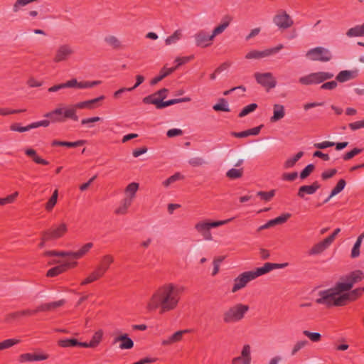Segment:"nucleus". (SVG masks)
<instances>
[{
	"mask_svg": "<svg viewBox=\"0 0 364 364\" xmlns=\"http://www.w3.org/2000/svg\"><path fill=\"white\" fill-rule=\"evenodd\" d=\"M257 104L256 103H252L248 105L241 110V112L238 114V117L241 118L249 114L250 113L254 112L257 108Z\"/></svg>",
	"mask_w": 364,
	"mask_h": 364,
	"instance_id": "obj_54",
	"label": "nucleus"
},
{
	"mask_svg": "<svg viewBox=\"0 0 364 364\" xmlns=\"http://www.w3.org/2000/svg\"><path fill=\"white\" fill-rule=\"evenodd\" d=\"M303 333L307 336L312 342H318L321 339V335L317 332H310L307 330L303 331Z\"/></svg>",
	"mask_w": 364,
	"mask_h": 364,
	"instance_id": "obj_59",
	"label": "nucleus"
},
{
	"mask_svg": "<svg viewBox=\"0 0 364 364\" xmlns=\"http://www.w3.org/2000/svg\"><path fill=\"white\" fill-rule=\"evenodd\" d=\"M363 292H364V290L362 289V287H360L351 290L350 292L342 294V296L345 297L343 299L344 306L346 304L347 301H353L357 300L361 296Z\"/></svg>",
	"mask_w": 364,
	"mask_h": 364,
	"instance_id": "obj_28",
	"label": "nucleus"
},
{
	"mask_svg": "<svg viewBox=\"0 0 364 364\" xmlns=\"http://www.w3.org/2000/svg\"><path fill=\"white\" fill-rule=\"evenodd\" d=\"M364 278L363 271L358 269L350 272L346 275L340 277V281L336 282L338 288L343 292L349 291L356 283L361 282Z\"/></svg>",
	"mask_w": 364,
	"mask_h": 364,
	"instance_id": "obj_6",
	"label": "nucleus"
},
{
	"mask_svg": "<svg viewBox=\"0 0 364 364\" xmlns=\"http://www.w3.org/2000/svg\"><path fill=\"white\" fill-rule=\"evenodd\" d=\"M105 41L113 49L117 50L123 48L121 41L114 36H109L105 37Z\"/></svg>",
	"mask_w": 364,
	"mask_h": 364,
	"instance_id": "obj_39",
	"label": "nucleus"
},
{
	"mask_svg": "<svg viewBox=\"0 0 364 364\" xmlns=\"http://www.w3.org/2000/svg\"><path fill=\"white\" fill-rule=\"evenodd\" d=\"M346 185V181L344 179H340L336 183V186L331 190V192L328 198L323 200V203L324 204L328 203L331 198L341 193L344 189Z\"/></svg>",
	"mask_w": 364,
	"mask_h": 364,
	"instance_id": "obj_32",
	"label": "nucleus"
},
{
	"mask_svg": "<svg viewBox=\"0 0 364 364\" xmlns=\"http://www.w3.org/2000/svg\"><path fill=\"white\" fill-rule=\"evenodd\" d=\"M307 58L312 61L328 62L333 58L332 53L324 47L318 46L310 49L306 53Z\"/></svg>",
	"mask_w": 364,
	"mask_h": 364,
	"instance_id": "obj_8",
	"label": "nucleus"
},
{
	"mask_svg": "<svg viewBox=\"0 0 364 364\" xmlns=\"http://www.w3.org/2000/svg\"><path fill=\"white\" fill-rule=\"evenodd\" d=\"M66 303L65 299H60L56 301L41 304L33 310L25 309L9 313L6 315L4 321L6 323H11L14 321L19 320L23 316H31L38 312L53 311L56 309L63 306Z\"/></svg>",
	"mask_w": 364,
	"mask_h": 364,
	"instance_id": "obj_2",
	"label": "nucleus"
},
{
	"mask_svg": "<svg viewBox=\"0 0 364 364\" xmlns=\"http://www.w3.org/2000/svg\"><path fill=\"white\" fill-rule=\"evenodd\" d=\"M213 109L216 112H226L230 111L228 107V101L225 98H220L218 102L213 105Z\"/></svg>",
	"mask_w": 364,
	"mask_h": 364,
	"instance_id": "obj_40",
	"label": "nucleus"
},
{
	"mask_svg": "<svg viewBox=\"0 0 364 364\" xmlns=\"http://www.w3.org/2000/svg\"><path fill=\"white\" fill-rule=\"evenodd\" d=\"M307 343H308V341L306 340L299 341L296 342L292 348L291 355H294L298 351H299L301 348H303Z\"/></svg>",
	"mask_w": 364,
	"mask_h": 364,
	"instance_id": "obj_62",
	"label": "nucleus"
},
{
	"mask_svg": "<svg viewBox=\"0 0 364 364\" xmlns=\"http://www.w3.org/2000/svg\"><path fill=\"white\" fill-rule=\"evenodd\" d=\"M132 199L128 197L124 198L121 203V205L115 210L116 214H125L128 208L132 205Z\"/></svg>",
	"mask_w": 364,
	"mask_h": 364,
	"instance_id": "obj_37",
	"label": "nucleus"
},
{
	"mask_svg": "<svg viewBox=\"0 0 364 364\" xmlns=\"http://www.w3.org/2000/svg\"><path fill=\"white\" fill-rule=\"evenodd\" d=\"M251 360V348L246 344L242 348L241 355L234 358L231 364H250Z\"/></svg>",
	"mask_w": 364,
	"mask_h": 364,
	"instance_id": "obj_17",
	"label": "nucleus"
},
{
	"mask_svg": "<svg viewBox=\"0 0 364 364\" xmlns=\"http://www.w3.org/2000/svg\"><path fill=\"white\" fill-rule=\"evenodd\" d=\"M346 35L348 37L364 36V23L350 28L347 31Z\"/></svg>",
	"mask_w": 364,
	"mask_h": 364,
	"instance_id": "obj_41",
	"label": "nucleus"
},
{
	"mask_svg": "<svg viewBox=\"0 0 364 364\" xmlns=\"http://www.w3.org/2000/svg\"><path fill=\"white\" fill-rule=\"evenodd\" d=\"M48 358L49 355L43 353H26L19 355L18 361L20 363L42 361L47 360Z\"/></svg>",
	"mask_w": 364,
	"mask_h": 364,
	"instance_id": "obj_15",
	"label": "nucleus"
},
{
	"mask_svg": "<svg viewBox=\"0 0 364 364\" xmlns=\"http://www.w3.org/2000/svg\"><path fill=\"white\" fill-rule=\"evenodd\" d=\"M254 76L257 82L267 90L274 88L277 85V81L271 73H255Z\"/></svg>",
	"mask_w": 364,
	"mask_h": 364,
	"instance_id": "obj_12",
	"label": "nucleus"
},
{
	"mask_svg": "<svg viewBox=\"0 0 364 364\" xmlns=\"http://www.w3.org/2000/svg\"><path fill=\"white\" fill-rule=\"evenodd\" d=\"M269 144V143L267 141H262V142H259V143L252 145L250 147V149H251L250 154L255 155V154H257L260 152H262L263 151H264L267 149V147L268 146Z\"/></svg>",
	"mask_w": 364,
	"mask_h": 364,
	"instance_id": "obj_42",
	"label": "nucleus"
},
{
	"mask_svg": "<svg viewBox=\"0 0 364 364\" xmlns=\"http://www.w3.org/2000/svg\"><path fill=\"white\" fill-rule=\"evenodd\" d=\"M77 339L75 338L61 339L58 341V345L62 348L77 347Z\"/></svg>",
	"mask_w": 364,
	"mask_h": 364,
	"instance_id": "obj_46",
	"label": "nucleus"
},
{
	"mask_svg": "<svg viewBox=\"0 0 364 364\" xmlns=\"http://www.w3.org/2000/svg\"><path fill=\"white\" fill-rule=\"evenodd\" d=\"M232 21V17L230 15H225L222 19L220 24L217 26L213 31V36L215 38L216 36L222 33L230 25Z\"/></svg>",
	"mask_w": 364,
	"mask_h": 364,
	"instance_id": "obj_23",
	"label": "nucleus"
},
{
	"mask_svg": "<svg viewBox=\"0 0 364 364\" xmlns=\"http://www.w3.org/2000/svg\"><path fill=\"white\" fill-rule=\"evenodd\" d=\"M175 70H176V68L172 67L170 68H167L166 66H164L161 69V70L159 72V75L156 76L151 80L150 85H156L158 82L161 81L164 78H165L166 77H167L169 75H171V73H173Z\"/></svg>",
	"mask_w": 364,
	"mask_h": 364,
	"instance_id": "obj_24",
	"label": "nucleus"
},
{
	"mask_svg": "<svg viewBox=\"0 0 364 364\" xmlns=\"http://www.w3.org/2000/svg\"><path fill=\"white\" fill-rule=\"evenodd\" d=\"M74 53L70 46L68 44L62 45L57 49L53 61L60 63L65 61Z\"/></svg>",
	"mask_w": 364,
	"mask_h": 364,
	"instance_id": "obj_14",
	"label": "nucleus"
},
{
	"mask_svg": "<svg viewBox=\"0 0 364 364\" xmlns=\"http://www.w3.org/2000/svg\"><path fill=\"white\" fill-rule=\"evenodd\" d=\"M330 245L325 239L315 244L309 251V255H315L322 253Z\"/></svg>",
	"mask_w": 364,
	"mask_h": 364,
	"instance_id": "obj_27",
	"label": "nucleus"
},
{
	"mask_svg": "<svg viewBox=\"0 0 364 364\" xmlns=\"http://www.w3.org/2000/svg\"><path fill=\"white\" fill-rule=\"evenodd\" d=\"M10 130L13 132H24L29 131L33 129L32 123L26 126L22 127L19 123H14L10 126Z\"/></svg>",
	"mask_w": 364,
	"mask_h": 364,
	"instance_id": "obj_50",
	"label": "nucleus"
},
{
	"mask_svg": "<svg viewBox=\"0 0 364 364\" xmlns=\"http://www.w3.org/2000/svg\"><path fill=\"white\" fill-rule=\"evenodd\" d=\"M183 178V176L180 173H176L173 176L168 178L163 182V185L166 187L168 186L170 184L174 183L176 181L181 180Z\"/></svg>",
	"mask_w": 364,
	"mask_h": 364,
	"instance_id": "obj_58",
	"label": "nucleus"
},
{
	"mask_svg": "<svg viewBox=\"0 0 364 364\" xmlns=\"http://www.w3.org/2000/svg\"><path fill=\"white\" fill-rule=\"evenodd\" d=\"M188 164L193 167L203 166L205 164V160L200 157L192 158L188 161Z\"/></svg>",
	"mask_w": 364,
	"mask_h": 364,
	"instance_id": "obj_61",
	"label": "nucleus"
},
{
	"mask_svg": "<svg viewBox=\"0 0 364 364\" xmlns=\"http://www.w3.org/2000/svg\"><path fill=\"white\" fill-rule=\"evenodd\" d=\"M86 143L85 140H78L76 141H65L53 140L51 143L52 146H66L68 148H75L84 145Z\"/></svg>",
	"mask_w": 364,
	"mask_h": 364,
	"instance_id": "obj_26",
	"label": "nucleus"
},
{
	"mask_svg": "<svg viewBox=\"0 0 364 364\" xmlns=\"http://www.w3.org/2000/svg\"><path fill=\"white\" fill-rule=\"evenodd\" d=\"M250 307L241 303L236 304L229 307L223 314V321L225 323H233L244 318L245 314L249 311Z\"/></svg>",
	"mask_w": 364,
	"mask_h": 364,
	"instance_id": "obj_4",
	"label": "nucleus"
},
{
	"mask_svg": "<svg viewBox=\"0 0 364 364\" xmlns=\"http://www.w3.org/2000/svg\"><path fill=\"white\" fill-rule=\"evenodd\" d=\"M214 37L213 35H208L204 31H200L195 35L196 44L198 47L205 48L211 45L208 43V41H213Z\"/></svg>",
	"mask_w": 364,
	"mask_h": 364,
	"instance_id": "obj_20",
	"label": "nucleus"
},
{
	"mask_svg": "<svg viewBox=\"0 0 364 364\" xmlns=\"http://www.w3.org/2000/svg\"><path fill=\"white\" fill-rule=\"evenodd\" d=\"M25 154L29 157H31L32 160L36 164H41V165H44V166L49 164V162L47 160L43 159L41 157H40L37 154L36 151L33 149H31V148L26 149L25 150Z\"/></svg>",
	"mask_w": 364,
	"mask_h": 364,
	"instance_id": "obj_30",
	"label": "nucleus"
},
{
	"mask_svg": "<svg viewBox=\"0 0 364 364\" xmlns=\"http://www.w3.org/2000/svg\"><path fill=\"white\" fill-rule=\"evenodd\" d=\"M348 127L351 130L353 131L361 128H364V119L350 123L348 124Z\"/></svg>",
	"mask_w": 364,
	"mask_h": 364,
	"instance_id": "obj_64",
	"label": "nucleus"
},
{
	"mask_svg": "<svg viewBox=\"0 0 364 364\" xmlns=\"http://www.w3.org/2000/svg\"><path fill=\"white\" fill-rule=\"evenodd\" d=\"M104 274L97 267L92 272H91L87 277H86L81 283V285H87L90 283L94 282L101 277H102Z\"/></svg>",
	"mask_w": 364,
	"mask_h": 364,
	"instance_id": "obj_34",
	"label": "nucleus"
},
{
	"mask_svg": "<svg viewBox=\"0 0 364 364\" xmlns=\"http://www.w3.org/2000/svg\"><path fill=\"white\" fill-rule=\"evenodd\" d=\"M58 197V191L56 189L53 191L51 197L49 198L48 201L46 203V210L47 211H51L55 204L57 203Z\"/></svg>",
	"mask_w": 364,
	"mask_h": 364,
	"instance_id": "obj_48",
	"label": "nucleus"
},
{
	"mask_svg": "<svg viewBox=\"0 0 364 364\" xmlns=\"http://www.w3.org/2000/svg\"><path fill=\"white\" fill-rule=\"evenodd\" d=\"M343 291L338 288L336 284L332 288L320 291L318 292L319 298L316 299V303L318 304H323L327 307L332 306H344L343 299L342 296Z\"/></svg>",
	"mask_w": 364,
	"mask_h": 364,
	"instance_id": "obj_3",
	"label": "nucleus"
},
{
	"mask_svg": "<svg viewBox=\"0 0 364 364\" xmlns=\"http://www.w3.org/2000/svg\"><path fill=\"white\" fill-rule=\"evenodd\" d=\"M183 290V287H178L172 283L161 286L150 298L146 306L147 310L154 311L159 309L160 314L174 310L178 304Z\"/></svg>",
	"mask_w": 364,
	"mask_h": 364,
	"instance_id": "obj_1",
	"label": "nucleus"
},
{
	"mask_svg": "<svg viewBox=\"0 0 364 364\" xmlns=\"http://www.w3.org/2000/svg\"><path fill=\"white\" fill-rule=\"evenodd\" d=\"M259 276L260 274L257 268L255 271L242 272L234 279V285L232 289V292L235 293L238 290L244 288L250 281H252Z\"/></svg>",
	"mask_w": 364,
	"mask_h": 364,
	"instance_id": "obj_9",
	"label": "nucleus"
},
{
	"mask_svg": "<svg viewBox=\"0 0 364 364\" xmlns=\"http://www.w3.org/2000/svg\"><path fill=\"white\" fill-rule=\"evenodd\" d=\"M274 23L280 28L287 29L290 28L294 21L289 16V15L285 11H282L281 14H277L274 17Z\"/></svg>",
	"mask_w": 364,
	"mask_h": 364,
	"instance_id": "obj_13",
	"label": "nucleus"
},
{
	"mask_svg": "<svg viewBox=\"0 0 364 364\" xmlns=\"http://www.w3.org/2000/svg\"><path fill=\"white\" fill-rule=\"evenodd\" d=\"M182 31L181 29H178L174 31V33L167 37L165 40V43L166 46H169L173 43H176L182 38Z\"/></svg>",
	"mask_w": 364,
	"mask_h": 364,
	"instance_id": "obj_43",
	"label": "nucleus"
},
{
	"mask_svg": "<svg viewBox=\"0 0 364 364\" xmlns=\"http://www.w3.org/2000/svg\"><path fill=\"white\" fill-rule=\"evenodd\" d=\"M104 95H101L97 98L92 99L90 100H86L83 102H80L75 105H74L72 108H75L76 110L77 109H92L97 107H99L98 102L103 100L105 99Z\"/></svg>",
	"mask_w": 364,
	"mask_h": 364,
	"instance_id": "obj_18",
	"label": "nucleus"
},
{
	"mask_svg": "<svg viewBox=\"0 0 364 364\" xmlns=\"http://www.w3.org/2000/svg\"><path fill=\"white\" fill-rule=\"evenodd\" d=\"M364 238V232L358 236L351 250L350 257L356 258L360 255V248L362 244L363 239Z\"/></svg>",
	"mask_w": 364,
	"mask_h": 364,
	"instance_id": "obj_36",
	"label": "nucleus"
},
{
	"mask_svg": "<svg viewBox=\"0 0 364 364\" xmlns=\"http://www.w3.org/2000/svg\"><path fill=\"white\" fill-rule=\"evenodd\" d=\"M151 96H146L143 98L142 101L144 104L149 105L152 104L156 106V107L159 109H164L168 106H171L180 102H190L191 98L188 97H183V98H176L168 100L167 101H161V99L159 100H151Z\"/></svg>",
	"mask_w": 364,
	"mask_h": 364,
	"instance_id": "obj_10",
	"label": "nucleus"
},
{
	"mask_svg": "<svg viewBox=\"0 0 364 364\" xmlns=\"http://www.w3.org/2000/svg\"><path fill=\"white\" fill-rule=\"evenodd\" d=\"M315 166L313 164H308L301 172L299 174V177L301 179L304 180L308 178L311 173L314 171Z\"/></svg>",
	"mask_w": 364,
	"mask_h": 364,
	"instance_id": "obj_53",
	"label": "nucleus"
},
{
	"mask_svg": "<svg viewBox=\"0 0 364 364\" xmlns=\"http://www.w3.org/2000/svg\"><path fill=\"white\" fill-rule=\"evenodd\" d=\"M93 247L92 242H87L78 251L73 252L72 258L73 259H80L85 254H87L90 250Z\"/></svg>",
	"mask_w": 364,
	"mask_h": 364,
	"instance_id": "obj_35",
	"label": "nucleus"
},
{
	"mask_svg": "<svg viewBox=\"0 0 364 364\" xmlns=\"http://www.w3.org/2000/svg\"><path fill=\"white\" fill-rule=\"evenodd\" d=\"M77 264V262H65L60 265L55 266L51 269H50L47 273L46 277H56L65 272H66L70 268H73L76 267Z\"/></svg>",
	"mask_w": 364,
	"mask_h": 364,
	"instance_id": "obj_16",
	"label": "nucleus"
},
{
	"mask_svg": "<svg viewBox=\"0 0 364 364\" xmlns=\"http://www.w3.org/2000/svg\"><path fill=\"white\" fill-rule=\"evenodd\" d=\"M168 92V90L167 88H162L149 96H151V97L152 100L161 99V101H163L166 98Z\"/></svg>",
	"mask_w": 364,
	"mask_h": 364,
	"instance_id": "obj_51",
	"label": "nucleus"
},
{
	"mask_svg": "<svg viewBox=\"0 0 364 364\" xmlns=\"http://www.w3.org/2000/svg\"><path fill=\"white\" fill-rule=\"evenodd\" d=\"M336 173H337V170L336 168L328 169L326 171H323L321 173V178L323 181L328 180V179L332 178L333 176H335L336 174Z\"/></svg>",
	"mask_w": 364,
	"mask_h": 364,
	"instance_id": "obj_63",
	"label": "nucleus"
},
{
	"mask_svg": "<svg viewBox=\"0 0 364 364\" xmlns=\"http://www.w3.org/2000/svg\"><path fill=\"white\" fill-rule=\"evenodd\" d=\"M194 58V55H191L189 56H184V57H177L175 59V62L177 63V65L174 66L173 68H176V70H177L180 66H181L183 64H186L193 60Z\"/></svg>",
	"mask_w": 364,
	"mask_h": 364,
	"instance_id": "obj_56",
	"label": "nucleus"
},
{
	"mask_svg": "<svg viewBox=\"0 0 364 364\" xmlns=\"http://www.w3.org/2000/svg\"><path fill=\"white\" fill-rule=\"evenodd\" d=\"M114 262V258L110 255H106L101 259L100 264L97 267L103 274L107 271L109 265Z\"/></svg>",
	"mask_w": 364,
	"mask_h": 364,
	"instance_id": "obj_33",
	"label": "nucleus"
},
{
	"mask_svg": "<svg viewBox=\"0 0 364 364\" xmlns=\"http://www.w3.org/2000/svg\"><path fill=\"white\" fill-rule=\"evenodd\" d=\"M117 342H121L119 347L122 350H129L134 347V341L129 337L128 334L127 333H122L114 338L113 344H115Z\"/></svg>",
	"mask_w": 364,
	"mask_h": 364,
	"instance_id": "obj_21",
	"label": "nucleus"
},
{
	"mask_svg": "<svg viewBox=\"0 0 364 364\" xmlns=\"http://www.w3.org/2000/svg\"><path fill=\"white\" fill-rule=\"evenodd\" d=\"M139 185L138 183L132 182L129 183L125 188V193L129 194L128 198H132V200L136 196V193L138 191Z\"/></svg>",
	"mask_w": 364,
	"mask_h": 364,
	"instance_id": "obj_45",
	"label": "nucleus"
},
{
	"mask_svg": "<svg viewBox=\"0 0 364 364\" xmlns=\"http://www.w3.org/2000/svg\"><path fill=\"white\" fill-rule=\"evenodd\" d=\"M291 215L289 213H284L274 219L269 220V225H270L272 227H274L277 225H281L284 223H286L288 219L291 218Z\"/></svg>",
	"mask_w": 364,
	"mask_h": 364,
	"instance_id": "obj_38",
	"label": "nucleus"
},
{
	"mask_svg": "<svg viewBox=\"0 0 364 364\" xmlns=\"http://www.w3.org/2000/svg\"><path fill=\"white\" fill-rule=\"evenodd\" d=\"M363 151V149L359 148H354L350 151L346 153L344 155H343L342 158L344 161H348L351 159H353L356 155L360 154Z\"/></svg>",
	"mask_w": 364,
	"mask_h": 364,
	"instance_id": "obj_57",
	"label": "nucleus"
},
{
	"mask_svg": "<svg viewBox=\"0 0 364 364\" xmlns=\"http://www.w3.org/2000/svg\"><path fill=\"white\" fill-rule=\"evenodd\" d=\"M103 336L102 330H98L92 336L90 343L92 344V348H96L101 342Z\"/></svg>",
	"mask_w": 364,
	"mask_h": 364,
	"instance_id": "obj_52",
	"label": "nucleus"
},
{
	"mask_svg": "<svg viewBox=\"0 0 364 364\" xmlns=\"http://www.w3.org/2000/svg\"><path fill=\"white\" fill-rule=\"evenodd\" d=\"M275 190H271L268 192L258 191L257 196H259L260 198L264 201H269L275 196Z\"/></svg>",
	"mask_w": 364,
	"mask_h": 364,
	"instance_id": "obj_55",
	"label": "nucleus"
},
{
	"mask_svg": "<svg viewBox=\"0 0 364 364\" xmlns=\"http://www.w3.org/2000/svg\"><path fill=\"white\" fill-rule=\"evenodd\" d=\"M243 176V168H231L226 173V176L230 179L235 180L240 178Z\"/></svg>",
	"mask_w": 364,
	"mask_h": 364,
	"instance_id": "obj_49",
	"label": "nucleus"
},
{
	"mask_svg": "<svg viewBox=\"0 0 364 364\" xmlns=\"http://www.w3.org/2000/svg\"><path fill=\"white\" fill-rule=\"evenodd\" d=\"M268 55V53H267V50L263 51H259L257 50H253L247 53L245 55L246 59H259L264 58Z\"/></svg>",
	"mask_w": 364,
	"mask_h": 364,
	"instance_id": "obj_47",
	"label": "nucleus"
},
{
	"mask_svg": "<svg viewBox=\"0 0 364 364\" xmlns=\"http://www.w3.org/2000/svg\"><path fill=\"white\" fill-rule=\"evenodd\" d=\"M44 117L49 119L51 122H64L67 119L73 121H78L79 118L76 114L75 108L69 107L63 109V108H56L44 114Z\"/></svg>",
	"mask_w": 364,
	"mask_h": 364,
	"instance_id": "obj_5",
	"label": "nucleus"
},
{
	"mask_svg": "<svg viewBox=\"0 0 364 364\" xmlns=\"http://www.w3.org/2000/svg\"><path fill=\"white\" fill-rule=\"evenodd\" d=\"M321 188L320 183L316 181L311 185H304L299 187L297 196L300 198H304L306 194L312 195Z\"/></svg>",
	"mask_w": 364,
	"mask_h": 364,
	"instance_id": "obj_19",
	"label": "nucleus"
},
{
	"mask_svg": "<svg viewBox=\"0 0 364 364\" xmlns=\"http://www.w3.org/2000/svg\"><path fill=\"white\" fill-rule=\"evenodd\" d=\"M46 239H50L51 241L58 240L63 237L68 232V225L65 223L58 225H53L49 229L43 230Z\"/></svg>",
	"mask_w": 364,
	"mask_h": 364,
	"instance_id": "obj_11",
	"label": "nucleus"
},
{
	"mask_svg": "<svg viewBox=\"0 0 364 364\" xmlns=\"http://www.w3.org/2000/svg\"><path fill=\"white\" fill-rule=\"evenodd\" d=\"M333 77V74L329 72H317L312 73L307 75L303 76L299 78V82L301 85H317L324 82L327 80H330Z\"/></svg>",
	"mask_w": 364,
	"mask_h": 364,
	"instance_id": "obj_7",
	"label": "nucleus"
},
{
	"mask_svg": "<svg viewBox=\"0 0 364 364\" xmlns=\"http://www.w3.org/2000/svg\"><path fill=\"white\" fill-rule=\"evenodd\" d=\"M288 263H271L267 262L262 267H258L257 269L260 276L265 274L274 269H282L288 266Z\"/></svg>",
	"mask_w": 364,
	"mask_h": 364,
	"instance_id": "obj_22",
	"label": "nucleus"
},
{
	"mask_svg": "<svg viewBox=\"0 0 364 364\" xmlns=\"http://www.w3.org/2000/svg\"><path fill=\"white\" fill-rule=\"evenodd\" d=\"M188 330L178 331L173 335L169 336L167 339H164L161 341L162 346H168L173 343H177L182 340L184 333H187Z\"/></svg>",
	"mask_w": 364,
	"mask_h": 364,
	"instance_id": "obj_25",
	"label": "nucleus"
},
{
	"mask_svg": "<svg viewBox=\"0 0 364 364\" xmlns=\"http://www.w3.org/2000/svg\"><path fill=\"white\" fill-rule=\"evenodd\" d=\"M285 115L284 107L279 104L273 106V115L270 118L271 122H275L282 119Z\"/></svg>",
	"mask_w": 364,
	"mask_h": 364,
	"instance_id": "obj_29",
	"label": "nucleus"
},
{
	"mask_svg": "<svg viewBox=\"0 0 364 364\" xmlns=\"http://www.w3.org/2000/svg\"><path fill=\"white\" fill-rule=\"evenodd\" d=\"M101 83V81L100 80H95V81H81L79 82L78 88L80 89H85V88H90L93 87L96 85H98Z\"/></svg>",
	"mask_w": 364,
	"mask_h": 364,
	"instance_id": "obj_60",
	"label": "nucleus"
},
{
	"mask_svg": "<svg viewBox=\"0 0 364 364\" xmlns=\"http://www.w3.org/2000/svg\"><path fill=\"white\" fill-rule=\"evenodd\" d=\"M73 252L48 250L43 253L45 257H72Z\"/></svg>",
	"mask_w": 364,
	"mask_h": 364,
	"instance_id": "obj_44",
	"label": "nucleus"
},
{
	"mask_svg": "<svg viewBox=\"0 0 364 364\" xmlns=\"http://www.w3.org/2000/svg\"><path fill=\"white\" fill-rule=\"evenodd\" d=\"M357 75V71L342 70L336 77V81L344 82L349 80L353 79Z\"/></svg>",
	"mask_w": 364,
	"mask_h": 364,
	"instance_id": "obj_31",
	"label": "nucleus"
}]
</instances>
